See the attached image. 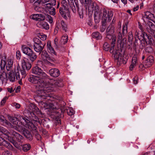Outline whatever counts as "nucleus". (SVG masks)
Instances as JSON below:
<instances>
[{"label": "nucleus", "mask_w": 155, "mask_h": 155, "mask_svg": "<svg viewBox=\"0 0 155 155\" xmlns=\"http://www.w3.org/2000/svg\"><path fill=\"white\" fill-rule=\"evenodd\" d=\"M29 109L32 111L29 114V120L19 115L15 118L10 116L8 117L10 122L5 120L3 116H0V121L5 124L7 127L13 128L18 131H24L25 130L24 127L28 128L30 130H32L36 131V123H40L39 119L36 116L34 112L38 110V108L34 104H31L29 106Z\"/></svg>", "instance_id": "nucleus-1"}, {"label": "nucleus", "mask_w": 155, "mask_h": 155, "mask_svg": "<svg viewBox=\"0 0 155 155\" xmlns=\"http://www.w3.org/2000/svg\"><path fill=\"white\" fill-rule=\"evenodd\" d=\"M45 78H42L40 76L30 75L28 79L30 82L37 84L36 86V93L41 99H45L49 97L50 96L49 95V94H47L45 91L49 92L52 89L51 88L48 87V85H46V83L44 82Z\"/></svg>", "instance_id": "nucleus-2"}, {"label": "nucleus", "mask_w": 155, "mask_h": 155, "mask_svg": "<svg viewBox=\"0 0 155 155\" xmlns=\"http://www.w3.org/2000/svg\"><path fill=\"white\" fill-rule=\"evenodd\" d=\"M110 39H111V42L110 52L111 53H113L114 59L117 61V64L120 65L122 64H125L127 61V59L124 57L123 54L120 52L123 48H120V47H117V49L116 48L115 50H113L116 44V36L115 35L112 36Z\"/></svg>", "instance_id": "nucleus-3"}, {"label": "nucleus", "mask_w": 155, "mask_h": 155, "mask_svg": "<svg viewBox=\"0 0 155 155\" xmlns=\"http://www.w3.org/2000/svg\"><path fill=\"white\" fill-rule=\"evenodd\" d=\"M139 28L141 31L140 35H138V37L140 41V48L143 49L147 45L149 44L151 46H153L154 45V41L150 36H149L145 32H143L141 25L138 22Z\"/></svg>", "instance_id": "nucleus-4"}, {"label": "nucleus", "mask_w": 155, "mask_h": 155, "mask_svg": "<svg viewBox=\"0 0 155 155\" xmlns=\"http://www.w3.org/2000/svg\"><path fill=\"white\" fill-rule=\"evenodd\" d=\"M69 5L65 0H63L61 2L62 7L60 8V12L63 17L65 19H70L71 15L69 10V5L70 6L74 5L73 0H68Z\"/></svg>", "instance_id": "nucleus-5"}, {"label": "nucleus", "mask_w": 155, "mask_h": 155, "mask_svg": "<svg viewBox=\"0 0 155 155\" xmlns=\"http://www.w3.org/2000/svg\"><path fill=\"white\" fill-rule=\"evenodd\" d=\"M46 85H48L49 86L48 87L51 88L52 89L51 91L49 92L45 91V93H46L47 94H49V95L50 96L49 97L45 98V99H47L48 100H51L52 97L49 93L53 91L54 90V88L56 86H62V81L59 80H50L48 83H46Z\"/></svg>", "instance_id": "nucleus-6"}, {"label": "nucleus", "mask_w": 155, "mask_h": 155, "mask_svg": "<svg viewBox=\"0 0 155 155\" xmlns=\"http://www.w3.org/2000/svg\"><path fill=\"white\" fill-rule=\"evenodd\" d=\"M28 59L24 58L21 60V65L23 69L21 71V73L22 75V78H25L26 75L25 69H30L31 67V64L28 61Z\"/></svg>", "instance_id": "nucleus-7"}, {"label": "nucleus", "mask_w": 155, "mask_h": 155, "mask_svg": "<svg viewBox=\"0 0 155 155\" xmlns=\"http://www.w3.org/2000/svg\"><path fill=\"white\" fill-rule=\"evenodd\" d=\"M0 131L7 136V138L13 144L15 147L17 148H19V145L13 138H12L11 137V134L6 129L0 126Z\"/></svg>", "instance_id": "nucleus-8"}, {"label": "nucleus", "mask_w": 155, "mask_h": 155, "mask_svg": "<svg viewBox=\"0 0 155 155\" xmlns=\"http://www.w3.org/2000/svg\"><path fill=\"white\" fill-rule=\"evenodd\" d=\"M113 17V12L110 10H107L104 8L102 14H99L98 18L99 19H111Z\"/></svg>", "instance_id": "nucleus-9"}, {"label": "nucleus", "mask_w": 155, "mask_h": 155, "mask_svg": "<svg viewBox=\"0 0 155 155\" xmlns=\"http://www.w3.org/2000/svg\"><path fill=\"white\" fill-rule=\"evenodd\" d=\"M30 18L31 19H52L53 18L48 14H35L31 15Z\"/></svg>", "instance_id": "nucleus-10"}, {"label": "nucleus", "mask_w": 155, "mask_h": 155, "mask_svg": "<svg viewBox=\"0 0 155 155\" xmlns=\"http://www.w3.org/2000/svg\"><path fill=\"white\" fill-rule=\"evenodd\" d=\"M88 10H91L89 12L90 14H92V12H94V15H95V19H97L99 17V14H100L99 13V7L94 2L90 5L88 8Z\"/></svg>", "instance_id": "nucleus-11"}, {"label": "nucleus", "mask_w": 155, "mask_h": 155, "mask_svg": "<svg viewBox=\"0 0 155 155\" xmlns=\"http://www.w3.org/2000/svg\"><path fill=\"white\" fill-rule=\"evenodd\" d=\"M56 2V0H51V2L45 5V7L48 10L49 14L53 16L55 14V9L53 7V6L55 5Z\"/></svg>", "instance_id": "nucleus-12"}, {"label": "nucleus", "mask_w": 155, "mask_h": 155, "mask_svg": "<svg viewBox=\"0 0 155 155\" xmlns=\"http://www.w3.org/2000/svg\"><path fill=\"white\" fill-rule=\"evenodd\" d=\"M32 73L37 74L42 78H47V74L42 71L41 69L38 66H35L32 69Z\"/></svg>", "instance_id": "nucleus-13"}, {"label": "nucleus", "mask_w": 155, "mask_h": 155, "mask_svg": "<svg viewBox=\"0 0 155 155\" xmlns=\"http://www.w3.org/2000/svg\"><path fill=\"white\" fill-rule=\"evenodd\" d=\"M41 57L43 61L45 63L48 64L49 63H50L51 62L54 61V59L50 58L49 55L45 51H43L42 52Z\"/></svg>", "instance_id": "nucleus-14"}, {"label": "nucleus", "mask_w": 155, "mask_h": 155, "mask_svg": "<svg viewBox=\"0 0 155 155\" xmlns=\"http://www.w3.org/2000/svg\"><path fill=\"white\" fill-rule=\"evenodd\" d=\"M122 34L119 32L118 35V39L117 41V44L118 47H120V48H125L126 46V41L122 40Z\"/></svg>", "instance_id": "nucleus-15"}, {"label": "nucleus", "mask_w": 155, "mask_h": 155, "mask_svg": "<svg viewBox=\"0 0 155 155\" xmlns=\"http://www.w3.org/2000/svg\"><path fill=\"white\" fill-rule=\"evenodd\" d=\"M114 32V27L112 25H110L107 29L106 38L109 39L111 38Z\"/></svg>", "instance_id": "nucleus-16"}, {"label": "nucleus", "mask_w": 155, "mask_h": 155, "mask_svg": "<svg viewBox=\"0 0 155 155\" xmlns=\"http://www.w3.org/2000/svg\"><path fill=\"white\" fill-rule=\"evenodd\" d=\"M154 63V58L153 56L150 55L148 56L144 63V65L145 68H148L150 67Z\"/></svg>", "instance_id": "nucleus-17"}, {"label": "nucleus", "mask_w": 155, "mask_h": 155, "mask_svg": "<svg viewBox=\"0 0 155 155\" xmlns=\"http://www.w3.org/2000/svg\"><path fill=\"white\" fill-rule=\"evenodd\" d=\"M12 135L13 136L14 139L17 142L21 143L23 141V137L16 132L12 131Z\"/></svg>", "instance_id": "nucleus-18"}, {"label": "nucleus", "mask_w": 155, "mask_h": 155, "mask_svg": "<svg viewBox=\"0 0 155 155\" xmlns=\"http://www.w3.org/2000/svg\"><path fill=\"white\" fill-rule=\"evenodd\" d=\"M46 47L47 50L49 53L53 56H56V53L54 51V48L51 46L50 41H48L47 42Z\"/></svg>", "instance_id": "nucleus-19"}, {"label": "nucleus", "mask_w": 155, "mask_h": 155, "mask_svg": "<svg viewBox=\"0 0 155 155\" xmlns=\"http://www.w3.org/2000/svg\"><path fill=\"white\" fill-rule=\"evenodd\" d=\"M44 20H40L37 23V25L38 27L48 30L49 28V25L46 22L43 21Z\"/></svg>", "instance_id": "nucleus-20"}, {"label": "nucleus", "mask_w": 155, "mask_h": 155, "mask_svg": "<svg viewBox=\"0 0 155 155\" xmlns=\"http://www.w3.org/2000/svg\"><path fill=\"white\" fill-rule=\"evenodd\" d=\"M49 73L51 76L54 77H58L60 74L59 70L56 68H52L50 70Z\"/></svg>", "instance_id": "nucleus-21"}, {"label": "nucleus", "mask_w": 155, "mask_h": 155, "mask_svg": "<svg viewBox=\"0 0 155 155\" xmlns=\"http://www.w3.org/2000/svg\"><path fill=\"white\" fill-rule=\"evenodd\" d=\"M8 75L5 69L2 70L0 72V80L2 82L8 80Z\"/></svg>", "instance_id": "nucleus-22"}, {"label": "nucleus", "mask_w": 155, "mask_h": 155, "mask_svg": "<svg viewBox=\"0 0 155 155\" xmlns=\"http://www.w3.org/2000/svg\"><path fill=\"white\" fill-rule=\"evenodd\" d=\"M13 64V61L11 59H8L7 62H6V70L7 71H12V65Z\"/></svg>", "instance_id": "nucleus-23"}, {"label": "nucleus", "mask_w": 155, "mask_h": 155, "mask_svg": "<svg viewBox=\"0 0 155 155\" xmlns=\"http://www.w3.org/2000/svg\"><path fill=\"white\" fill-rule=\"evenodd\" d=\"M1 144L4 145L10 150H12L13 148V147L11 144L0 137V144Z\"/></svg>", "instance_id": "nucleus-24"}, {"label": "nucleus", "mask_w": 155, "mask_h": 155, "mask_svg": "<svg viewBox=\"0 0 155 155\" xmlns=\"http://www.w3.org/2000/svg\"><path fill=\"white\" fill-rule=\"evenodd\" d=\"M8 74V80H9L11 82H14L15 81V73L13 71H7Z\"/></svg>", "instance_id": "nucleus-25"}, {"label": "nucleus", "mask_w": 155, "mask_h": 155, "mask_svg": "<svg viewBox=\"0 0 155 155\" xmlns=\"http://www.w3.org/2000/svg\"><path fill=\"white\" fill-rule=\"evenodd\" d=\"M21 49L23 53L27 55L29 54L33 51L30 48L27 47L26 45L22 46Z\"/></svg>", "instance_id": "nucleus-26"}, {"label": "nucleus", "mask_w": 155, "mask_h": 155, "mask_svg": "<svg viewBox=\"0 0 155 155\" xmlns=\"http://www.w3.org/2000/svg\"><path fill=\"white\" fill-rule=\"evenodd\" d=\"M33 48L35 51L37 52H39L42 51L43 49L44 46L42 44H34Z\"/></svg>", "instance_id": "nucleus-27"}, {"label": "nucleus", "mask_w": 155, "mask_h": 155, "mask_svg": "<svg viewBox=\"0 0 155 155\" xmlns=\"http://www.w3.org/2000/svg\"><path fill=\"white\" fill-rule=\"evenodd\" d=\"M137 60V56L134 55L132 58V64L130 66V70H132L135 66H136Z\"/></svg>", "instance_id": "nucleus-28"}, {"label": "nucleus", "mask_w": 155, "mask_h": 155, "mask_svg": "<svg viewBox=\"0 0 155 155\" xmlns=\"http://www.w3.org/2000/svg\"><path fill=\"white\" fill-rule=\"evenodd\" d=\"M143 17L144 18H146L147 19H152L153 18H155L153 14L148 11L146 12L145 13V15Z\"/></svg>", "instance_id": "nucleus-29"}, {"label": "nucleus", "mask_w": 155, "mask_h": 155, "mask_svg": "<svg viewBox=\"0 0 155 155\" xmlns=\"http://www.w3.org/2000/svg\"><path fill=\"white\" fill-rule=\"evenodd\" d=\"M28 56L30 60L32 61H35L37 58V56L35 53L33 51L29 54Z\"/></svg>", "instance_id": "nucleus-30"}, {"label": "nucleus", "mask_w": 155, "mask_h": 155, "mask_svg": "<svg viewBox=\"0 0 155 155\" xmlns=\"http://www.w3.org/2000/svg\"><path fill=\"white\" fill-rule=\"evenodd\" d=\"M6 61V59L5 58L1 60V61L0 62V67H1L0 71H2V70H4L5 69Z\"/></svg>", "instance_id": "nucleus-31"}, {"label": "nucleus", "mask_w": 155, "mask_h": 155, "mask_svg": "<svg viewBox=\"0 0 155 155\" xmlns=\"http://www.w3.org/2000/svg\"><path fill=\"white\" fill-rule=\"evenodd\" d=\"M68 39V35L66 34H64L62 37L61 42L62 44H65L67 42Z\"/></svg>", "instance_id": "nucleus-32"}, {"label": "nucleus", "mask_w": 155, "mask_h": 155, "mask_svg": "<svg viewBox=\"0 0 155 155\" xmlns=\"http://www.w3.org/2000/svg\"><path fill=\"white\" fill-rule=\"evenodd\" d=\"M93 38H96L97 39H100L101 38L102 36L98 32H95L92 34Z\"/></svg>", "instance_id": "nucleus-33"}, {"label": "nucleus", "mask_w": 155, "mask_h": 155, "mask_svg": "<svg viewBox=\"0 0 155 155\" xmlns=\"http://www.w3.org/2000/svg\"><path fill=\"white\" fill-rule=\"evenodd\" d=\"M37 36L42 41H45L47 38V36L43 33H38L37 34Z\"/></svg>", "instance_id": "nucleus-34"}, {"label": "nucleus", "mask_w": 155, "mask_h": 155, "mask_svg": "<svg viewBox=\"0 0 155 155\" xmlns=\"http://www.w3.org/2000/svg\"><path fill=\"white\" fill-rule=\"evenodd\" d=\"M31 146L29 144H25L24 145L22 146L23 150L25 152H26L30 149Z\"/></svg>", "instance_id": "nucleus-35"}, {"label": "nucleus", "mask_w": 155, "mask_h": 155, "mask_svg": "<svg viewBox=\"0 0 155 155\" xmlns=\"http://www.w3.org/2000/svg\"><path fill=\"white\" fill-rule=\"evenodd\" d=\"M127 24L128 22H126L123 25L122 31L123 34H125L127 32Z\"/></svg>", "instance_id": "nucleus-36"}, {"label": "nucleus", "mask_w": 155, "mask_h": 155, "mask_svg": "<svg viewBox=\"0 0 155 155\" xmlns=\"http://www.w3.org/2000/svg\"><path fill=\"white\" fill-rule=\"evenodd\" d=\"M153 51V49L151 47L148 46L145 49V52L144 54L145 55L147 53H152Z\"/></svg>", "instance_id": "nucleus-37"}, {"label": "nucleus", "mask_w": 155, "mask_h": 155, "mask_svg": "<svg viewBox=\"0 0 155 155\" xmlns=\"http://www.w3.org/2000/svg\"><path fill=\"white\" fill-rule=\"evenodd\" d=\"M94 2H93L92 0H84V4L88 7V8L91 5L94 3Z\"/></svg>", "instance_id": "nucleus-38"}, {"label": "nucleus", "mask_w": 155, "mask_h": 155, "mask_svg": "<svg viewBox=\"0 0 155 155\" xmlns=\"http://www.w3.org/2000/svg\"><path fill=\"white\" fill-rule=\"evenodd\" d=\"M106 20H102V27L101 28V31L103 32L106 28Z\"/></svg>", "instance_id": "nucleus-39"}, {"label": "nucleus", "mask_w": 155, "mask_h": 155, "mask_svg": "<svg viewBox=\"0 0 155 155\" xmlns=\"http://www.w3.org/2000/svg\"><path fill=\"white\" fill-rule=\"evenodd\" d=\"M61 24L62 29L66 31L67 30V25L64 20L61 21Z\"/></svg>", "instance_id": "nucleus-40"}, {"label": "nucleus", "mask_w": 155, "mask_h": 155, "mask_svg": "<svg viewBox=\"0 0 155 155\" xmlns=\"http://www.w3.org/2000/svg\"><path fill=\"white\" fill-rule=\"evenodd\" d=\"M103 48L104 50L106 51H107L110 49V45L107 42H105Z\"/></svg>", "instance_id": "nucleus-41"}, {"label": "nucleus", "mask_w": 155, "mask_h": 155, "mask_svg": "<svg viewBox=\"0 0 155 155\" xmlns=\"http://www.w3.org/2000/svg\"><path fill=\"white\" fill-rule=\"evenodd\" d=\"M33 41L34 44H41V41L39 39L37 38H34L33 39Z\"/></svg>", "instance_id": "nucleus-42"}, {"label": "nucleus", "mask_w": 155, "mask_h": 155, "mask_svg": "<svg viewBox=\"0 0 155 155\" xmlns=\"http://www.w3.org/2000/svg\"><path fill=\"white\" fill-rule=\"evenodd\" d=\"M47 107H46V109L49 108L51 110H53L54 109H55L56 108V107L55 106L54 104H50L48 106H47Z\"/></svg>", "instance_id": "nucleus-43"}, {"label": "nucleus", "mask_w": 155, "mask_h": 155, "mask_svg": "<svg viewBox=\"0 0 155 155\" xmlns=\"http://www.w3.org/2000/svg\"><path fill=\"white\" fill-rule=\"evenodd\" d=\"M67 113L69 115H72L74 113V111L71 108H70L68 110Z\"/></svg>", "instance_id": "nucleus-44"}, {"label": "nucleus", "mask_w": 155, "mask_h": 155, "mask_svg": "<svg viewBox=\"0 0 155 155\" xmlns=\"http://www.w3.org/2000/svg\"><path fill=\"white\" fill-rule=\"evenodd\" d=\"M8 97L7 96H5L4 97L1 102V104L2 105H4L5 103L6 100L8 99Z\"/></svg>", "instance_id": "nucleus-45"}, {"label": "nucleus", "mask_w": 155, "mask_h": 155, "mask_svg": "<svg viewBox=\"0 0 155 155\" xmlns=\"http://www.w3.org/2000/svg\"><path fill=\"white\" fill-rule=\"evenodd\" d=\"M2 155H12L11 153L8 150L5 151L2 153Z\"/></svg>", "instance_id": "nucleus-46"}, {"label": "nucleus", "mask_w": 155, "mask_h": 155, "mask_svg": "<svg viewBox=\"0 0 155 155\" xmlns=\"http://www.w3.org/2000/svg\"><path fill=\"white\" fill-rule=\"evenodd\" d=\"M138 78L137 76H136L133 78V81L134 84H136L137 83V81L138 80Z\"/></svg>", "instance_id": "nucleus-47"}, {"label": "nucleus", "mask_w": 155, "mask_h": 155, "mask_svg": "<svg viewBox=\"0 0 155 155\" xmlns=\"http://www.w3.org/2000/svg\"><path fill=\"white\" fill-rule=\"evenodd\" d=\"M21 56L20 53L19 51H17L16 52V57L18 59H20L21 58Z\"/></svg>", "instance_id": "nucleus-48"}, {"label": "nucleus", "mask_w": 155, "mask_h": 155, "mask_svg": "<svg viewBox=\"0 0 155 155\" xmlns=\"http://www.w3.org/2000/svg\"><path fill=\"white\" fill-rule=\"evenodd\" d=\"M12 106H15L16 108H19L20 107V105L19 104L14 103L12 104Z\"/></svg>", "instance_id": "nucleus-49"}, {"label": "nucleus", "mask_w": 155, "mask_h": 155, "mask_svg": "<svg viewBox=\"0 0 155 155\" xmlns=\"http://www.w3.org/2000/svg\"><path fill=\"white\" fill-rule=\"evenodd\" d=\"M15 76L16 77V79L17 80H20L21 78L20 77V74L19 72H17L15 73Z\"/></svg>", "instance_id": "nucleus-50"}, {"label": "nucleus", "mask_w": 155, "mask_h": 155, "mask_svg": "<svg viewBox=\"0 0 155 155\" xmlns=\"http://www.w3.org/2000/svg\"><path fill=\"white\" fill-rule=\"evenodd\" d=\"M70 7L71 8L72 11H73V12L74 13L76 12V9L75 6L74 5H72Z\"/></svg>", "instance_id": "nucleus-51"}, {"label": "nucleus", "mask_w": 155, "mask_h": 155, "mask_svg": "<svg viewBox=\"0 0 155 155\" xmlns=\"http://www.w3.org/2000/svg\"><path fill=\"white\" fill-rule=\"evenodd\" d=\"M79 15L80 18H83L84 15L82 11H79Z\"/></svg>", "instance_id": "nucleus-52"}, {"label": "nucleus", "mask_w": 155, "mask_h": 155, "mask_svg": "<svg viewBox=\"0 0 155 155\" xmlns=\"http://www.w3.org/2000/svg\"><path fill=\"white\" fill-rule=\"evenodd\" d=\"M34 9L36 11L39 12L41 11V10L42 9V8L38 7V6H36L35 7Z\"/></svg>", "instance_id": "nucleus-53"}, {"label": "nucleus", "mask_w": 155, "mask_h": 155, "mask_svg": "<svg viewBox=\"0 0 155 155\" xmlns=\"http://www.w3.org/2000/svg\"><path fill=\"white\" fill-rule=\"evenodd\" d=\"M8 91L10 93H11L13 91V89L12 87L8 88Z\"/></svg>", "instance_id": "nucleus-54"}, {"label": "nucleus", "mask_w": 155, "mask_h": 155, "mask_svg": "<svg viewBox=\"0 0 155 155\" xmlns=\"http://www.w3.org/2000/svg\"><path fill=\"white\" fill-rule=\"evenodd\" d=\"M21 88V87L20 86H18L16 88V92H18V91H20V90Z\"/></svg>", "instance_id": "nucleus-55"}, {"label": "nucleus", "mask_w": 155, "mask_h": 155, "mask_svg": "<svg viewBox=\"0 0 155 155\" xmlns=\"http://www.w3.org/2000/svg\"><path fill=\"white\" fill-rule=\"evenodd\" d=\"M139 6L137 5L136 7H135L134 8V11L135 12L137 11L139 8Z\"/></svg>", "instance_id": "nucleus-56"}, {"label": "nucleus", "mask_w": 155, "mask_h": 155, "mask_svg": "<svg viewBox=\"0 0 155 155\" xmlns=\"http://www.w3.org/2000/svg\"><path fill=\"white\" fill-rule=\"evenodd\" d=\"M122 2L124 4V5L127 4V0H121Z\"/></svg>", "instance_id": "nucleus-57"}, {"label": "nucleus", "mask_w": 155, "mask_h": 155, "mask_svg": "<svg viewBox=\"0 0 155 155\" xmlns=\"http://www.w3.org/2000/svg\"><path fill=\"white\" fill-rule=\"evenodd\" d=\"M41 2V0H37L35 2V4L38 3V4H39Z\"/></svg>", "instance_id": "nucleus-58"}, {"label": "nucleus", "mask_w": 155, "mask_h": 155, "mask_svg": "<svg viewBox=\"0 0 155 155\" xmlns=\"http://www.w3.org/2000/svg\"><path fill=\"white\" fill-rule=\"evenodd\" d=\"M58 40V39L57 38H55V39L54 40V44L56 46L57 45V44H58V42H57Z\"/></svg>", "instance_id": "nucleus-59"}, {"label": "nucleus", "mask_w": 155, "mask_h": 155, "mask_svg": "<svg viewBox=\"0 0 155 155\" xmlns=\"http://www.w3.org/2000/svg\"><path fill=\"white\" fill-rule=\"evenodd\" d=\"M88 24L90 26H91L92 25V20H89V21L88 22Z\"/></svg>", "instance_id": "nucleus-60"}, {"label": "nucleus", "mask_w": 155, "mask_h": 155, "mask_svg": "<svg viewBox=\"0 0 155 155\" xmlns=\"http://www.w3.org/2000/svg\"><path fill=\"white\" fill-rule=\"evenodd\" d=\"M19 81H18L19 84L20 85H22V82L21 81V78L20 79V80H19Z\"/></svg>", "instance_id": "nucleus-61"}, {"label": "nucleus", "mask_w": 155, "mask_h": 155, "mask_svg": "<svg viewBox=\"0 0 155 155\" xmlns=\"http://www.w3.org/2000/svg\"><path fill=\"white\" fill-rule=\"evenodd\" d=\"M114 3H117L119 0H111Z\"/></svg>", "instance_id": "nucleus-62"}, {"label": "nucleus", "mask_w": 155, "mask_h": 155, "mask_svg": "<svg viewBox=\"0 0 155 155\" xmlns=\"http://www.w3.org/2000/svg\"><path fill=\"white\" fill-rule=\"evenodd\" d=\"M25 137L27 138L30 137L31 136V135L30 134H28V135H26L25 134Z\"/></svg>", "instance_id": "nucleus-63"}, {"label": "nucleus", "mask_w": 155, "mask_h": 155, "mask_svg": "<svg viewBox=\"0 0 155 155\" xmlns=\"http://www.w3.org/2000/svg\"><path fill=\"white\" fill-rule=\"evenodd\" d=\"M141 155H148V154L147 153H143L141 154Z\"/></svg>", "instance_id": "nucleus-64"}]
</instances>
